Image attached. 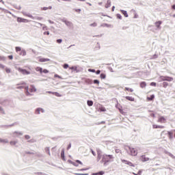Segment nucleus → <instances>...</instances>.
I'll use <instances>...</instances> for the list:
<instances>
[{
  "label": "nucleus",
  "instance_id": "nucleus-1",
  "mask_svg": "<svg viewBox=\"0 0 175 175\" xmlns=\"http://www.w3.org/2000/svg\"><path fill=\"white\" fill-rule=\"evenodd\" d=\"M114 161V156L113 154H103L102 156L101 162L105 166L109 163V162H113Z\"/></svg>",
  "mask_w": 175,
  "mask_h": 175
},
{
  "label": "nucleus",
  "instance_id": "nucleus-2",
  "mask_svg": "<svg viewBox=\"0 0 175 175\" xmlns=\"http://www.w3.org/2000/svg\"><path fill=\"white\" fill-rule=\"evenodd\" d=\"M25 95L27 96H31V95H32V92H36V88L33 85H30L29 88L28 86L25 87Z\"/></svg>",
  "mask_w": 175,
  "mask_h": 175
},
{
  "label": "nucleus",
  "instance_id": "nucleus-3",
  "mask_svg": "<svg viewBox=\"0 0 175 175\" xmlns=\"http://www.w3.org/2000/svg\"><path fill=\"white\" fill-rule=\"evenodd\" d=\"M129 154H130L131 157H136L137 155V150L135 149V148L129 147Z\"/></svg>",
  "mask_w": 175,
  "mask_h": 175
},
{
  "label": "nucleus",
  "instance_id": "nucleus-4",
  "mask_svg": "<svg viewBox=\"0 0 175 175\" xmlns=\"http://www.w3.org/2000/svg\"><path fill=\"white\" fill-rule=\"evenodd\" d=\"M140 159L142 162H147L150 161V158L146 157L144 154L140 157Z\"/></svg>",
  "mask_w": 175,
  "mask_h": 175
},
{
  "label": "nucleus",
  "instance_id": "nucleus-5",
  "mask_svg": "<svg viewBox=\"0 0 175 175\" xmlns=\"http://www.w3.org/2000/svg\"><path fill=\"white\" fill-rule=\"evenodd\" d=\"M122 162L125 163L126 165H128L129 166H131L132 167H135V165L132 163V162L126 160H122Z\"/></svg>",
  "mask_w": 175,
  "mask_h": 175
},
{
  "label": "nucleus",
  "instance_id": "nucleus-6",
  "mask_svg": "<svg viewBox=\"0 0 175 175\" xmlns=\"http://www.w3.org/2000/svg\"><path fill=\"white\" fill-rule=\"evenodd\" d=\"M18 70L21 72V73H23V75H29L31 73L29 71H27L25 69L18 68Z\"/></svg>",
  "mask_w": 175,
  "mask_h": 175
},
{
  "label": "nucleus",
  "instance_id": "nucleus-7",
  "mask_svg": "<svg viewBox=\"0 0 175 175\" xmlns=\"http://www.w3.org/2000/svg\"><path fill=\"white\" fill-rule=\"evenodd\" d=\"M18 23H28V19H24L23 18L18 17L17 18Z\"/></svg>",
  "mask_w": 175,
  "mask_h": 175
},
{
  "label": "nucleus",
  "instance_id": "nucleus-8",
  "mask_svg": "<svg viewBox=\"0 0 175 175\" xmlns=\"http://www.w3.org/2000/svg\"><path fill=\"white\" fill-rule=\"evenodd\" d=\"M158 122L165 123L166 122V118L163 116H160L158 119Z\"/></svg>",
  "mask_w": 175,
  "mask_h": 175
},
{
  "label": "nucleus",
  "instance_id": "nucleus-9",
  "mask_svg": "<svg viewBox=\"0 0 175 175\" xmlns=\"http://www.w3.org/2000/svg\"><path fill=\"white\" fill-rule=\"evenodd\" d=\"M38 61L39 62H49V61H50V59L41 57L38 59Z\"/></svg>",
  "mask_w": 175,
  "mask_h": 175
},
{
  "label": "nucleus",
  "instance_id": "nucleus-10",
  "mask_svg": "<svg viewBox=\"0 0 175 175\" xmlns=\"http://www.w3.org/2000/svg\"><path fill=\"white\" fill-rule=\"evenodd\" d=\"M125 98L127 100H130V102H135V98L132 96H127Z\"/></svg>",
  "mask_w": 175,
  "mask_h": 175
},
{
  "label": "nucleus",
  "instance_id": "nucleus-11",
  "mask_svg": "<svg viewBox=\"0 0 175 175\" xmlns=\"http://www.w3.org/2000/svg\"><path fill=\"white\" fill-rule=\"evenodd\" d=\"M141 88H146L147 87V83L145 81H142L139 84Z\"/></svg>",
  "mask_w": 175,
  "mask_h": 175
},
{
  "label": "nucleus",
  "instance_id": "nucleus-12",
  "mask_svg": "<svg viewBox=\"0 0 175 175\" xmlns=\"http://www.w3.org/2000/svg\"><path fill=\"white\" fill-rule=\"evenodd\" d=\"M161 24H162V21H161L156 22L155 25H156L157 28L161 29Z\"/></svg>",
  "mask_w": 175,
  "mask_h": 175
},
{
  "label": "nucleus",
  "instance_id": "nucleus-13",
  "mask_svg": "<svg viewBox=\"0 0 175 175\" xmlns=\"http://www.w3.org/2000/svg\"><path fill=\"white\" fill-rule=\"evenodd\" d=\"M19 55H23V57L27 55V51H25V49H22V51L19 53Z\"/></svg>",
  "mask_w": 175,
  "mask_h": 175
},
{
  "label": "nucleus",
  "instance_id": "nucleus-14",
  "mask_svg": "<svg viewBox=\"0 0 175 175\" xmlns=\"http://www.w3.org/2000/svg\"><path fill=\"white\" fill-rule=\"evenodd\" d=\"M0 143H3V144H6L7 143H9V141L6 139L0 138Z\"/></svg>",
  "mask_w": 175,
  "mask_h": 175
},
{
  "label": "nucleus",
  "instance_id": "nucleus-15",
  "mask_svg": "<svg viewBox=\"0 0 175 175\" xmlns=\"http://www.w3.org/2000/svg\"><path fill=\"white\" fill-rule=\"evenodd\" d=\"M18 85H21V86H18V88H25V87H27V86H25V85H27V83H25V82L20 83V84H18Z\"/></svg>",
  "mask_w": 175,
  "mask_h": 175
},
{
  "label": "nucleus",
  "instance_id": "nucleus-16",
  "mask_svg": "<svg viewBox=\"0 0 175 175\" xmlns=\"http://www.w3.org/2000/svg\"><path fill=\"white\" fill-rule=\"evenodd\" d=\"M61 158L63 161H65V150H62L61 152Z\"/></svg>",
  "mask_w": 175,
  "mask_h": 175
},
{
  "label": "nucleus",
  "instance_id": "nucleus-17",
  "mask_svg": "<svg viewBox=\"0 0 175 175\" xmlns=\"http://www.w3.org/2000/svg\"><path fill=\"white\" fill-rule=\"evenodd\" d=\"M69 69L70 70H74L75 72H79V70H77V66H76L70 67Z\"/></svg>",
  "mask_w": 175,
  "mask_h": 175
},
{
  "label": "nucleus",
  "instance_id": "nucleus-18",
  "mask_svg": "<svg viewBox=\"0 0 175 175\" xmlns=\"http://www.w3.org/2000/svg\"><path fill=\"white\" fill-rule=\"evenodd\" d=\"M153 128H154V129H163V128H165V126H158V125H153Z\"/></svg>",
  "mask_w": 175,
  "mask_h": 175
},
{
  "label": "nucleus",
  "instance_id": "nucleus-19",
  "mask_svg": "<svg viewBox=\"0 0 175 175\" xmlns=\"http://www.w3.org/2000/svg\"><path fill=\"white\" fill-rule=\"evenodd\" d=\"M40 112H41V113H43V109H41V108H38V109L36 110V114H40Z\"/></svg>",
  "mask_w": 175,
  "mask_h": 175
},
{
  "label": "nucleus",
  "instance_id": "nucleus-20",
  "mask_svg": "<svg viewBox=\"0 0 175 175\" xmlns=\"http://www.w3.org/2000/svg\"><path fill=\"white\" fill-rule=\"evenodd\" d=\"M98 111H106V108H105L103 106L100 105V106L98 107Z\"/></svg>",
  "mask_w": 175,
  "mask_h": 175
},
{
  "label": "nucleus",
  "instance_id": "nucleus-21",
  "mask_svg": "<svg viewBox=\"0 0 175 175\" xmlns=\"http://www.w3.org/2000/svg\"><path fill=\"white\" fill-rule=\"evenodd\" d=\"M64 23L67 27H72V22L70 21H65Z\"/></svg>",
  "mask_w": 175,
  "mask_h": 175
},
{
  "label": "nucleus",
  "instance_id": "nucleus-22",
  "mask_svg": "<svg viewBox=\"0 0 175 175\" xmlns=\"http://www.w3.org/2000/svg\"><path fill=\"white\" fill-rule=\"evenodd\" d=\"M173 77L165 76V81H173Z\"/></svg>",
  "mask_w": 175,
  "mask_h": 175
},
{
  "label": "nucleus",
  "instance_id": "nucleus-23",
  "mask_svg": "<svg viewBox=\"0 0 175 175\" xmlns=\"http://www.w3.org/2000/svg\"><path fill=\"white\" fill-rule=\"evenodd\" d=\"M53 95H55V96H57L58 98H61V96H62V94L57 92H54V93H53Z\"/></svg>",
  "mask_w": 175,
  "mask_h": 175
},
{
  "label": "nucleus",
  "instance_id": "nucleus-24",
  "mask_svg": "<svg viewBox=\"0 0 175 175\" xmlns=\"http://www.w3.org/2000/svg\"><path fill=\"white\" fill-rule=\"evenodd\" d=\"M155 96L154 94L151 95L150 97H147L148 100H154Z\"/></svg>",
  "mask_w": 175,
  "mask_h": 175
},
{
  "label": "nucleus",
  "instance_id": "nucleus-25",
  "mask_svg": "<svg viewBox=\"0 0 175 175\" xmlns=\"http://www.w3.org/2000/svg\"><path fill=\"white\" fill-rule=\"evenodd\" d=\"M51 9H53V7L49 6V7H44L42 8V10H51Z\"/></svg>",
  "mask_w": 175,
  "mask_h": 175
},
{
  "label": "nucleus",
  "instance_id": "nucleus-26",
  "mask_svg": "<svg viewBox=\"0 0 175 175\" xmlns=\"http://www.w3.org/2000/svg\"><path fill=\"white\" fill-rule=\"evenodd\" d=\"M36 72H40V73H42L43 69L40 67H36Z\"/></svg>",
  "mask_w": 175,
  "mask_h": 175
},
{
  "label": "nucleus",
  "instance_id": "nucleus-27",
  "mask_svg": "<svg viewBox=\"0 0 175 175\" xmlns=\"http://www.w3.org/2000/svg\"><path fill=\"white\" fill-rule=\"evenodd\" d=\"M118 110L120 111V113H121V114H123V116H125V111H124V110H122V107H118Z\"/></svg>",
  "mask_w": 175,
  "mask_h": 175
},
{
  "label": "nucleus",
  "instance_id": "nucleus-28",
  "mask_svg": "<svg viewBox=\"0 0 175 175\" xmlns=\"http://www.w3.org/2000/svg\"><path fill=\"white\" fill-rule=\"evenodd\" d=\"M23 49H21V47H20V46H16L15 47V51H16V53H18V51H21Z\"/></svg>",
  "mask_w": 175,
  "mask_h": 175
},
{
  "label": "nucleus",
  "instance_id": "nucleus-29",
  "mask_svg": "<svg viewBox=\"0 0 175 175\" xmlns=\"http://www.w3.org/2000/svg\"><path fill=\"white\" fill-rule=\"evenodd\" d=\"M121 13L124 14V17H128V13L125 10H121Z\"/></svg>",
  "mask_w": 175,
  "mask_h": 175
},
{
  "label": "nucleus",
  "instance_id": "nucleus-30",
  "mask_svg": "<svg viewBox=\"0 0 175 175\" xmlns=\"http://www.w3.org/2000/svg\"><path fill=\"white\" fill-rule=\"evenodd\" d=\"M124 91H129L130 92H133V89L129 88H125Z\"/></svg>",
  "mask_w": 175,
  "mask_h": 175
},
{
  "label": "nucleus",
  "instance_id": "nucleus-31",
  "mask_svg": "<svg viewBox=\"0 0 175 175\" xmlns=\"http://www.w3.org/2000/svg\"><path fill=\"white\" fill-rule=\"evenodd\" d=\"M111 6V3L110 1H107V3L105 4V8H110Z\"/></svg>",
  "mask_w": 175,
  "mask_h": 175
},
{
  "label": "nucleus",
  "instance_id": "nucleus-32",
  "mask_svg": "<svg viewBox=\"0 0 175 175\" xmlns=\"http://www.w3.org/2000/svg\"><path fill=\"white\" fill-rule=\"evenodd\" d=\"M167 85H169V83L167 82H163V87L164 88H167Z\"/></svg>",
  "mask_w": 175,
  "mask_h": 175
},
{
  "label": "nucleus",
  "instance_id": "nucleus-33",
  "mask_svg": "<svg viewBox=\"0 0 175 175\" xmlns=\"http://www.w3.org/2000/svg\"><path fill=\"white\" fill-rule=\"evenodd\" d=\"M87 103L89 106H92V105H94V102H92V100H88Z\"/></svg>",
  "mask_w": 175,
  "mask_h": 175
},
{
  "label": "nucleus",
  "instance_id": "nucleus-34",
  "mask_svg": "<svg viewBox=\"0 0 175 175\" xmlns=\"http://www.w3.org/2000/svg\"><path fill=\"white\" fill-rule=\"evenodd\" d=\"M115 152L116 154H121V150L120 149H118V148H116L115 149Z\"/></svg>",
  "mask_w": 175,
  "mask_h": 175
},
{
  "label": "nucleus",
  "instance_id": "nucleus-35",
  "mask_svg": "<svg viewBox=\"0 0 175 175\" xmlns=\"http://www.w3.org/2000/svg\"><path fill=\"white\" fill-rule=\"evenodd\" d=\"M10 144H11V146H16V144H17V142H16V141H11L10 142Z\"/></svg>",
  "mask_w": 175,
  "mask_h": 175
},
{
  "label": "nucleus",
  "instance_id": "nucleus-36",
  "mask_svg": "<svg viewBox=\"0 0 175 175\" xmlns=\"http://www.w3.org/2000/svg\"><path fill=\"white\" fill-rule=\"evenodd\" d=\"M23 14H24L26 17H29L30 18H33V16L32 15L27 14L26 13H23Z\"/></svg>",
  "mask_w": 175,
  "mask_h": 175
},
{
  "label": "nucleus",
  "instance_id": "nucleus-37",
  "mask_svg": "<svg viewBox=\"0 0 175 175\" xmlns=\"http://www.w3.org/2000/svg\"><path fill=\"white\" fill-rule=\"evenodd\" d=\"M5 70L6 73H10V72H12V70H10L9 68H5Z\"/></svg>",
  "mask_w": 175,
  "mask_h": 175
},
{
  "label": "nucleus",
  "instance_id": "nucleus-38",
  "mask_svg": "<svg viewBox=\"0 0 175 175\" xmlns=\"http://www.w3.org/2000/svg\"><path fill=\"white\" fill-rule=\"evenodd\" d=\"M0 61H6V57L5 56H0Z\"/></svg>",
  "mask_w": 175,
  "mask_h": 175
},
{
  "label": "nucleus",
  "instance_id": "nucleus-39",
  "mask_svg": "<svg viewBox=\"0 0 175 175\" xmlns=\"http://www.w3.org/2000/svg\"><path fill=\"white\" fill-rule=\"evenodd\" d=\"M100 79H106V75H105V74H100Z\"/></svg>",
  "mask_w": 175,
  "mask_h": 175
},
{
  "label": "nucleus",
  "instance_id": "nucleus-40",
  "mask_svg": "<svg viewBox=\"0 0 175 175\" xmlns=\"http://www.w3.org/2000/svg\"><path fill=\"white\" fill-rule=\"evenodd\" d=\"M63 68L64 69H68L69 68V65L68 64H64Z\"/></svg>",
  "mask_w": 175,
  "mask_h": 175
},
{
  "label": "nucleus",
  "instance_id": "nucleus-41",
  "mask_svg": "<svg viewBox=\"0 0 175 175\" xmlns=\"http://www.w3.org/2000/svg\"><path fill=\"white\" fill-rule=\"evenodd\" d=\"M97 25H98V24L96 22L90 24V27H96Z\"/></svg>",
  "mask_w": 175,
  "mask_h": 175
},
{
  "label": "nucleus",
  "instance_id": "nucleus-42",
  "mask_svg": "<svg viewBox=\"0 0 175 175\" xmlns=\"http://www.w3.org/2000/svg\"><path fill=\"white\" fill-rule=\"evenodd\" d=\"M150 85H151L152 87H157V83H155V82H152V83H150Z\"/></svg>",
  "mask_w": 175,
  "mask_h": 175
},
{
  "label": "nucleus",
  "instance_id": "nucleus-43",
  "mask_svg": "<svg viewBox=\"0 0 175 175\" xmlns=\"http://www.w3.org/2000/svg\"><path fill=\"white\" fill-rule=\"evenodd\" d=\"M161 79L162 81H166V76L165 77H161Z\"/></svg>",
  "mask_w": 175,
  "mask_h": 175
},
{
  "label": "nucleus",
  "instance_id": "nucleus-44",
  "mask_svg": "<svg viewBox=\"0 0 175 175\" xmlns=\"http://www.w3.org/2000/svg\"><path fill=\"white\" fill-rule=\"evenodd\" d=\"M42 73H49V70L46 69L42 70Z\"/></svg>",
  "mask_w": 175,
  "mask_h": 175
},
{
  "label": "nucleus",
  "instance_id": "nucleus-45",
  "mask_svg": "<svg viewBox=\"0 0 175 175\" xmlns=\"http://www.w3.org/2000/svg\"><path fill=\"white\" fill-rule=\"evenodd\" d=\"M94 84H99V81L97 80V79H95V80L94 81Z\"/></svg>",
  "mask_w": 175,
  "mask_h": 175
},
{
  "label": "nucleus",
  "instance_id": "nucleus-46",
  "mask_svg": "<svg viewBox=\"0 0 175 175\" xmlns=\"http://www.w3.org/2000/svg\"><path fill=\"white\" fill-rule=\"evenodd\" d=\"M103 174H104L103 172H100L96 174L95 175H103Z\"/></svg>",
  "mask_w": 175,
  "mask_h": 175
},
{
  "label": "nucleus",
  "instance_id": "nucleus-47",
  "mask_svg": "<svg viewBox=\"0 0 175 175\" xmlns=\"http://www.w3.org/2000/svg\"><path fill=\"white\" fill-rule=\"evenodd\" d=\"M57 43H59V44L62 43V40H61V39L57 40Z\"/></svg>",
  "mask_w": 175,
  "mask_h": 175
},
{
  "label": "nucleus",
  "instance_id": "nucleus-48",
  "mask_svg": "<svg viewBox=\"0 0 175 175\" xmlns=\"http://www.w3.org/2000/svg\"><path fill=\"white\" fill-rule=\"evenodd\" d=\"M76 163H79V165H83V163L79 160L76 161Z\"/></svg>",
  "mask_w": 175,
  "mask_h": 175
},
{
  "label": "nucleus",
  "instance_id": "nucleus-49",
  "mask_svg": "<svg viewBox=\"0 0 175 175\" xmlns=\"http://www.w3.org/2000/svg\"><path fill=\"white\" fill-rule=\"evenodd\" d=\"M105 124H106V122L102 121V122H100V123H98V125Z\"/></svg>",
  "mask_w": 175,
  "mask_h": 175
},
{
  "label": "nucleus",
  "instance_id": "nucleus-50",
  "mask_svg": "<svg viewBox=\"0 0 175 175\" xmlns=\"http://www.w3.org/2000/svg\"><path fill=\"white\" fill-rule=\"evenodd\" d=\"M75 12H76L77 13H80V12H81V9H76V10H75Z\"/></svg>",
  "mask_w": 175,
  "mask_h": 175
},
{
  "label": "nucleus",
  "instance_id": "nucleus-51",
  "mask_svg": "<svg viewBox=\"0 0 175 175\" xmlns=\"http://www.w3.org/2000/svg\"><path fill=\"white\" fill-rule=\"evenodd\" d=\"M116 107L117 109H118V107L121 108V107H121V105H120V104L118 103V104L116 105Z\"/></svg>",
  "mask_w": 175,
  "mask_h": 175
},
{
  "label": "nucleus",
  "instance_id": "nucleus-52",
  "mask_svg": "<svg viewBox=\"0 0 175 175\" xmlns=\"http://www.w3.org/2000/svg\"><path fill=\"white\" fill-rule=\"evenodd\" d=\"M0 68L5 69V66H3V64H0Z\"/></svg>",
  "mask_w": 175,
  "mask_h": 175
},
{
  "label": "nucleus",
  "instance_id": "nucleus-53",
  "mask_svg": "<svg viewBox=\"0 0 175 175\" xmlns=\"http://www.w3.org/2000/svg\"><path fill=\"white\" fill-rule=\"evenodd\" d=\"M55 77H57V79H62V77L58 75H55Z\"/></svg>",
  "mask_w": 175,
  "mask_h": 175
},
{
  "label": "nucleus",
  "instance_id": "nucleus-54",
  "mask_svg": "<svg viewBox=\"0 0 175 175\" xmlns=\"http://www.w3.org/2000/svg\"><path fill=\"white\" fill-rule=\"evenodd\" d=\"M44 35H50V32L49 31H45V32H44Z\"/></svg>",
  "mask_w": 175,
  "mask_h": 175
},
{
  "label": "nucleus",
  "instance_id": "nucleus-55",
  "mask_svg": "<svg viewBox=\"0 0 175 175\" xmlns=\"http://www.w3.org/2000/svg\"><path fill=\"white\" fill-rule=\"evenodd\" d=\"M25 139H27V140L31 139V137H29V135H25Z\"/></svg>",
  "mask_w": 175,
  "mask_h": 175
},
{
  "label": "nucleus",
  "instance_id": "nucleus-56",
  "mask_svg": "<svg viewBox=\"0 0 175 175\" xmlns=\"http://www.w3.org/2000/svg\"><path fill=\"white\" fill-rule=\"evenodd\" d=\"M9 59H13V55H9L8 56Z\"/></svg>",
  "mask_w": 175,
  "mask_h": 175
},
{
  "label": "nucleus",
  "instance_id": "nucleus-57",
  "mask_svg": "<svg viewBox=\"0 0 175 175\" xmlns=\"http://www.w3.org/2000/svg\"><path fill=\"white\" fill-rule=\"evenodd\" d=\"M89 72H92L93 73H95V70L89 69Z\"/></svg>",
  "mask_w": 175,
  "mask_h": 175
},
{
  "label": "nucleus",
  "instance_id": "nucleus-58",
  "mask_svg": "<svg viewBox=\"0 0 175 175\" xmlns=\"http://www.w3.org/2000/svg\"><path fill=\"white\" fill-rule=\"evenodd\" d=\"M72 165H73L74 166H79V165L76 164V163L75 162H72Z\"/></svg>",
  "mask_w": 175,
  "mask_h": 175
},
{
  "label": "nucleus",
  "instance_id": "nucleus-59",
  "mask_svg": "<svg viewBox=\"0 0 175 175\" xmlns=\"http://www.w3.org/2000/svg\"><path fill=\"white\" fill-rule=\"evenodd\" d=\"M142 170H139V171L137 172L138 175H142Z\"/></svg>",
  "mask_w": 175,
  "mask_h": 175
},
{
  "label": "nucleus",
  "instance_id": "nucleus-60",
  "mask_svg": "<svg viewBox=\"0 0 175 175\" xmlns=\"http://www.w3.org/2000/svg\"><path fill=\"white\" fill-rule=\"evenodd\" d=\"M96 75H100V70H97L96 72Z\"/></svg>",
  "mask_w": 175,
  "mask_h": 175
},
{
  "label": "nucleus",
  "instance_id": "nucleus-61",
  "mask_svg": "<svg viewBox=\"0 0 175 175\" xmlns=\"http://www.w3.org/2000/svg\"><path fill=\"white\" fill-rule=\"evenodd\" d=\"M70 147H72V146L70 145V144L68 145L67 150H69V148H70Z\"/></svg>",
  "mask_w": 175,
  "mask_h": 175
},
{
  "label": "nucleus",
  "instance_id": "nucleus-62",
  "mask_svg": "<svg viewBox=\"0 0 175 175\" xmlns=\"http://www.w3.org/2000/svg\"><path fill=\"white\" fill-rule=\"evenodd\" d=\"M168 135H169L170 136H172V135H173V133H172V132H168Z\"/></svg>",
  "mask_w": 175,
  "mask_h": 175
},
{
  "label": "nucleus",
  "instance_id": "nucleus-63",
  "mask_svg": "<svg viewBox=\"0 0 175 175\" xmlns=\"http://www.w3.org/2000/svg\"><path fill=\"white\" fill-rule=\"evenodd\" d=\"M114 9H116V7H115V6H113V7H112V12H114Z\"/></svg>",
  "mask_w": 175,
  "mask_h": 175
},
{
  "label": "nucleus",
  "instance_id": "nucleus-64",
  "mask_svg": "<svg viewBox=\"0 0 175 175\" xmlns=\"http://www.w3.org/2000/svg\"><path fill=\"white\" fill-rule=\"evenodd\" d=\"M48 94H52V95H53V94H54V92H48Z\"/></svg>",
  "mask_w": 175,
  "mask_h": 175
}]
</instances>
